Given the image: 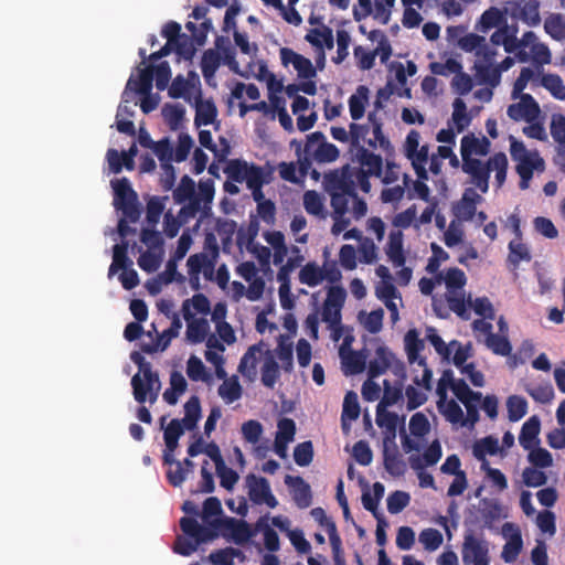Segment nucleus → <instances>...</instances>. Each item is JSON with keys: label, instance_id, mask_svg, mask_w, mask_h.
Instances as JSON below:
<instances>
[{"label": "nucleus", "instance_id": "nucleus-1", "mask_svg": "<svg viewBox=\"0 0 565 565\" xmlns=\"http://www.w3.org/2000/svg\"><path fill=\"white\" fill-rule=\"evenodd\" d=\"M437 408L454 428L472 429L479 420V413L473 404L481 398L462 381L454 377L452 372L445 371L437 384Z\"/></svg>", "mask_w": 565, "mask_h": 565}, {"label": "nucleus", "instance_id": "nucleus-2", "mask_svg": "<svg viewBox=\"0 0 565 565\" xmlns=\"http://www.w3.org/2000/svg\"><path fill=\"white\" fill-rule=\"evenodd\" d=\"M490 141L484 136L466 135L461 139L460 151L462 169L471 175V184L486 193L489 189V174L495 173L498 186H501L507 178L508 158L504 153H495L488 162L482 163L478 157L489 152Z\"/></svg>", "mask_w": 565, "mask_h": 565}, {"label": "nucleus", "instance_id": "nucleus-3", "mask_svg": "<svg viewBox=\"0 0 565 565\" xmlns=\"http://www.w3.org/2000/svg\"><path fill=\"white\" fill-rule=\"evenodd\" d=\"M151 75L147 68H139L131 73L116 115V127L118 131L128 135L135 134L132 120H126L124 118L125 111H128V104H132L134 106L139 104L145 114L158 107L160 97L158 94L151 93Z\"/></svg>", "mask_w": 565, "mask_h": 565}, {"label": "nucleus", "instance_id": "nucleus-4", "mask_svg": "<svg viewBox=\"0 0 565 565\" xmlns=\"http://www.w3.org/2000/svg\"><path fill=\"white\" fill-rule=\"evenodd\" d=\"M425 338L434 347L437 354L443 360L451 362L472 385L477 387L484 385L483 374L476 369L472 362H469L473 352L471 343H461L456 340L445 343L437 330L433 327L426 328Z\"/></svg>", "mask_w": 565, "mask_h": 565}, {"label": "nucleus", "instance_id": "nucleus-5", "mask_svg": "<svg viewBox=\"0 0 565 565\" xmlns=\"http://www.w3.org/2000/svg\"><path fill=\"white\" fill-rule=\"evenodd\" d=\"M238 371L249 381L255 380L260 372L262 382L268 387H273L279 377V365L275 354L264 342L249 347L241 359Z\"/></svg>", "mask_w": 565, "mask_h": 565}, {"label": "nucleus", "instance_id": "nucleus-6", "mask_svg": "<svg viewBox=\"0 0 565 565\" xmlns=\"http://www.w3.org/2000/svg\"><path fill=\"white\" fill-rule=\"evenodd\" d=\"M279 58L281 65L289 73L296 74L299 79L305 81L299 86L288 85L286 93L289 96H294L298 90L308 95H315L317 93V84L312 81L317 76V72L320 71L317 66V61L313 64L310 58L289 47H281L279 50Z\"/></svg>", "mask_w": 565, "mask_h": 565}, {"label": "nucleus", "instance_id": "nucleus-7", "mask_svg": "<svg viewBox=\"0 0 565 565\" xmlns=\"http://www.w3.org/2000/svg\"><path fill=\"white\" fill-rule=\"evenodd\" d=\"M367 353V373L370 377H376L390 371L399 381L406 375L404 362L380 338L371 339L365 344Z\"/></svg>", "mask_w": 565, "mask_h": 565}, {"label": "nucleus", "instance_id": "nucleus-8", "mask_svg": "<svg viewBox=\"0 0 565 565\" xmlns=\"http://www.w3.org/2000/svg\"><path fill=\"white\" fill-rule=\"evenodd\" d=\"M226 65L233 73L238 75L247 74L243 71L244 65L236 60V52L226 38H217L215 47L204 52L201 61L203 76L209 85L215 86L214 75L218 66Z\"/></svg>", "mask_w": 565, "mask_h": 565}, {"label": "nucleus", "instance_id": "nucleus-9", "mask_svg": "<svg viewBox=\"0 0 565 565\" xmlns=\"http://www.w3.org/2000/svg\"><path fill=\"white\" fill-rule=\"evenodd\" d=\"M228 179L234 182L245 183L252 191L254 199L260 198L262 186L269 183L271 171L268 167L256 166L241 159L231 160L225 168Z\"/></svg>", "mask_w": 565, "mask_h": 565}, {"label": "nucleus", "instance_id": "nucleus-10", "mask_svg": "<svg viewBox=\"0 0 565 565\" xmlns=\"http://www.w3.org/2000/svg\"><path fill=\"white\" fill-rule=\"evenodd\" d=\"M382 118L376 111H370L366 124H351L350 137L355 145H366L373 149L382 150L387 157L392 156L394 148L382 130Z\"/></svg>", "mask_w": 565, "mask_h": 565}, {"label": "nucleus", "instance_id": "nucleus-11", "mask_svg": "<svg viewBox=\"0 0 565 565\" xmlns=\"http://www.w3.org/2000/svg\"><path fill=\"white\" fill-rule=\"evenodd\" d=\"M510 154L516 163V172L520 175V188L525 190L530 186V181L535 173H542L545 169V162L540 153L534 149H527L522 141L510 136Z\"/></svg>", "mask_w": 565, "mask_h": 565}, {"label": "nucleus", "instance_id": "nucleus-12", "mask_svg": "<svg viewBox=\"0 0 565 565\" xmlns=\"http://www.w3.org/2000/svg\"><path fill=\"white\" fill-rule=\"evenodd\" d=\"M130 359L139 367V371L131 379L135 399L138 403H153L161 388L158 375L152 372L150 364L145 361L140 353L132 352Z\"/></svg>", "mask_w": 565, "mask_h": 565}, {"label": "nucleus", "instance_id": "nucleus-13", "mask_svg": "<svg viewBox=\"0 0 565 565\" xmlns=\"http://www.w3.org/2000/svg\"><path fill=\"white\" fill-rule=\"evenodd\" d=\"M437 282L445 286L449 307L463 317L466 312V299L463 287L467 282L465 273L456 267L448 268L437 275Z\"/></svg>", "mask_w": 565, "mask_h": 565}, {"label": "nucleus", "instance_id": "nucleus-14", "mask_svg": "<svg viewBox=\"0 0 565 565\" xmlns=\"http://www.w3.org/2000/svg\"><path fill=\"white\" fill-rule=\"evenodd\" d=\"M514 53L516 60L521 63L531 62L535 66H544L552 62L551 50L532 31L525 32L518 40Z\"/></svg>", "mask_w": 565, "mask_h": 565}, {"label": "nucleus", "instance_id": "nucleus-15", "mask_svg": "<svg viewBox=\"0 0 565 565\" xmlns=\"http://www.w3.org/2000/svg\"><path fill=\"white\" fill-rule=\"evenodd\" d=\"M345 290L341 287H331L322 306L321 319L330 330L332 341L338 342L342 332L341 309L345 300Z\"/></svg>", "mask_w": 565, "mask_h": 565}, {"label": "nucleus", "instance_id": "nucleus-16", "mask_svg": "<svg viewBox=\"0 0 565 565\" xmlns=\"http://www.w3.org/2000/svg\"><path fill=\"white\" fill-rule=\"evenodd\" d=\"M180 525L185 536L178 537L174 551L183 556H189L201 543L214 537L209 529L200 525L194 519L182 518Z\"/></svg>", "mask_w": 565, "mask_h": 565}, {"label": "nucleus", "instance_id": "nucleus-17", "mask_svg": "<svg viewBox=\"0 0 565 565\" xmlns=\"http://www.w3.org/2000/svg\"><path fill=\"white\" fill-rule=\"evenodd\" d=\"M403 344L413 372L419 371L420 379H418V381L426 383L428 377H431V371L427 366L426 359L422 355L425 349V342L420 338L418 330L409 329L404 335Z\"/></svg>", "mask_w": 565, "mask_h": 565}, {"label": "nucleus", "instance_id": "nucleus-18", "mask_svg": "<svg viewBox=\"0 0 565 565\" xmlns=\"http://www.w3.org/2000/svg\"><path fill=\"white\" fill-rule=\"evenodd\" d=\"M141 242L147 250L141 253L138 265L148 273L154 271L160 266L164 255L161 235L159 232L143 228Z\"/></svg>", "mask_w": 565, "mask_h": 565}, {"label": "nucleus", "instance_id": "nucleus-19", "mask_svg": "<svg viewBox=\"0 0 565 565\" xmlns=\"http://www.w3.org/2000/svg\"><path fill=\"white\" fill-rule=\"evenodd\" d=\"M127 245L116 244L113 250V263L108 270V277H113L119 270L118 276L122 287L127 290L135 288L139 284L137 271L131 267L132 262L127 257Z\"/></svg>", "mask_w": 565, "mask_h": 565}, {"label": "nucleus", "instance_id": "nucleus-20", "mask_svg": "<svg viewBox=\"0 0 565 565\" xmlns=\"http://www.w3.org/2000/svg\"><path fill=\"white\" fill-rule=\"evenodd\" d=\"M482 196L473 188L465 190L461 199L454 203L452 214L460 222L473 221L476 225H482L488 218L482 211L477 212V205L481 203Z\"/></svg>", "mask_w": 565, "mask_h": 565}, {"label": "nucleus", "instance_id": "nucleus-21", "mask_svg": "<svg viewBox=\"0 0 565 565\" xmlns=\"http://www.w3.org/2000/svg\"><path fill=\"white\" fill-rule=\"evenodd\" d=\"M341 271L332 262H327L322 266L310 262L299 271V281L309 287H316L323 281L335 282L340 280Z\"/></svg>", "mask_w": 565, "mask_h": 565}, {"label": "nucleus", "instance_id": "nucleus-22", "mask_svg": "<svg viewBox=\"0 0 565 565\" xmlns=\"http://www.w3.org/2000/svg\"><path fill=\"white\" fill-rule=\"evenodd\" d=\"M406 158L411 161L417 177L420 179H427L428 163V146L420 145V135L416 130H411L404 141L403 146Z\"/></svg>", "mask_w": 565, "mask_h": 565}, {"label": "nucleus", "instance_id": "nucleus-23", "mask_svg": "<svg viewBox=\"0 0 565 565\" xmlns=\"http://www.w3.org/2000/svg\"><path fill=\"white\" fill-rule=\"evenodd\" d=\"M461 556L462 562L466 565H489V542L481 535H476L473 533L466 534L462 543Z\"/></svg>", "mask_w": 565, "mask_h": 565}, {"label": "nucleus", "instance_id": "nucleus-24", "mask_svg": "<svg viewBox=\"0 0 565 565\" xmlns=\"http://www.w3.org/2000/svg\"><path fill=\"white\" fill-rule=\"evenodd\" d=\"M114 191V205L121 210L124 215L135 222L138 218V212L135 206L136 193L131 189L126 178L115 179L110 182Z\"/></svg>", "mask_w": 565, "mask_h": 565}, {"label": "nucleus", "instance_id": "nucleus-25", "mask_svg": "<svg viewBox=\"0 0 565 565\" xmlns=\"http://www.w3.org/2000/svg\"><path fill=\"white\" fill-rule=\"evenodd\" d=\"M171 98H182L192 104L202 95L200 77L194 72H189L186 76H177L169 87Z\"/></svg>", "mask_w": 565, "mask_h": 565}, {"label": "nucleus", "instance_id": "nucleus-26", "mask_svg": "<svg viewBox=\"0 0 565 565\" xmlns=\"http://www.w3.org/2000/svg\"><path fill=\"white\" fill-rule=\"evenodd\" d=\"M305 40L317 51V66L323 70L326 66V50H331L334 45L332 30L320 24L307 31Z\"/></svg>", "mask_w": 565, "mask_h": 565}, {"label": "nucleus", "instance_id": "nucleus-27", "mask_svg": "<svg viewBox=\"0 0 565 565\" xmlns=\"http://www.w3.org/2000/svg\"><path fill=\"white\" fill-rule=\"evenodd\" d=\"M305 154L318 162H332L339 157V149L326 141L321 132H312L307 137Z\"/></svg>", "mask_w": 565, "mask_h": 565}, {"label": "nucleus", "instance_id": "nucleus-28", "mask_svg": "<svg viewBox=\"0 0 565 565\" xmlns=\"http://www.w3.org/2000/svg\"><path fill=\"white\" fill-rule=\"evenodd\" d=\"M512 99L513 103L507 109V114L512 120L532 122L540 118V105L531 95H519Z\"/></svg>", "mask_w": 565, "mask_h": 565}, {"label": "nucleus", "instance_id": "nucleus-29", "mask_svg": "<svg viewBox=\"0 0 565 565\" xmlns=\"http://www.w3.org/2000/svg\"><path fill=\"white\" fill-rule=\"evenodd\" d=\"M235 271L247 282V299L249 301H258L262 299L266 282L255 264L252 262L241 263Z\"/></svg>", "mask_w": 565, "mask_h": 565}, {"label": "nucleus", "instance_id": "nucleus-30", "mask_svg": "<svg viewBox=\"0 0 565 565\" xmlns=\"http://www.w3.org/2000/svg\"><path fill=\"white\" fill-rule=\"evenodd\" d=\"M243 71H247V74L242 75L243 77H255L260 82L266 83L269 92V103L273 105V99L281 98L278 94L281 93L282 83L280 79L267 68L264 62H248L244 65Z\"/></svg>", "mask_w": 565, "mask_h": 565}, {"label": "nucleus", "instance_id": "nucleus-31", "mask_svg": "<svg viewBox=\"0 0 565 565\" xmlns=\"http://www.w3.org/2000/svg\"><path fill=\"white\" fill-rule=\"evenodd\" d=\"M501 535L505 540L501 557L505 563H513L523 550L520 526L515 523L507 522L501 527Z\"/></svg>", "mask_w": 565, "mask_h": 565}, {"label": "nucleus", "instance_id": "nucleus-32", "mask_svg": "<svg viewBox=\"0 0 565 565\" xmlns=\"http://www.w3.org/2000/svg\"><path fill=\"white\" fill-rule=\"evenodd\" d=\"M375 296L390 311L392 322L396 323L399 320V308L403 307V300L393 281H376Z\"/></svg>", "mask_w": 565, "mask_h": 565}, {"label": "nucleus", "instance_id": "nucleus-33", "mask_svg": "<svg viewBox=\"0 0 565 565\" xmlns=\"http://www.w3.org/2000/svg\"><path fill=\"white\" fill-rule=\"evenodd\" d=\"M411 436L403 434L402 446L405 452L419 450L420 441L419 438H424L430 430V423L426 415L423 413H416L409 420Z\"/></svg>", "mask_w": 565, "mask_h": 565}, {"label": "nucleus", "instance_id": "nucleus-34", "mask_svg": "<svg viewBox=\"0 0 565 565\" xmlns=\"http://www.w3.org/2000/svg\"><path fill=\"white\" fill-rule=\"evenodd\" d=\"M166 55L167 54H164L161 50L159 52L152 53L149 56V63L142 61V63L136 68H147L151 75V81L154 78L156 86L160 90H163L168 86L169 79L171 77L169 64L167 62H158L162 56Z\"/></svg>", "mask_w": 565, "mask_h": 565}, {"label": "nucleus", "instance_id": "nucleus-35", "mask_svg": "<svg viewBox=\"0 0 565 565\" xmlns=\"http://www.w3.org/2000/svg\"><path fill=\"white\" fill-rule=\"evenodd\" d=\"M215 530L227 540L237 544L245 543L250 539L248 525L233 518L218 519Z\"/></svg>", "mask_w": 565, "mask_h": 565}, {"label": "nucleus", "instance_id": "nucleus-36", "mask_svg": "<svg viewBox=\"0 0 565 565\" xmlns=\"http://www.w3.org/2000/svg\"><path fill=\"white\" fill-rule=\"evenodd\" d=\"M181 328V321L177 318L172 322L171 327L164 330L161 334H157L156 339L152 335V331H148L142 340V349L146 352L163 351L171 340L179 334Z\"/></svg>", "mask_w": 565, "mask_h": 565}, {"label": "nucleus", "instance_id": "nucleus-37", "mask_svg": "<svg viewBox=\"0 0 565 565\" xmlns=\"http://www.w3.org/2000/svg\"><path fill=\"white\" fill-rule=\"evenodd\" d=\"M205 360L213 365L215 375L217 379H224L226 375V371L224 369L225 364V347L224 344L215 337L210 335L205 341Z\"/></svg>", "mask_w": 565, "mask_h": 565}, {"label": "nucleus", "instance_id": "nucleus-38", "mask_svg": "<svg viewBox=\"0 0 565 565\" xmlns=\"http://www.w3.org/2000/svg\"><path fill=\"white\" fill-rule=\"evenodd\" d=\"M249 498L256 504H265L268 508H276L278 505L277 499L270 490L268 481L264 478H249L248 479Z\"/></svg>", "mask_w": 565, "mask_h": 565}, {"label": "nucleus", "instance_id": "nucleus-39", "mask_svg": "<svg viewBox=\"0 0 565 565\" xmlns=\"http://www.w3.org/2000/svg\"><path fill=\"white\" fill-rule=\"evenodd\" d=\"M151 149L160 160L161 167L164 171V178L162 180L164 183V188L171 189L174 183L173 168L170 164V162L174 160L173 149L171 148L167 139L153 143V147Z\"/></svg>", "mask_w": 565, "mask_h": 565}, {"label": "nucleus", "instance_id": "nucleus-40", "mask_svg": "<svg viewBox=\"0 0 565 565\" xmlns=\"http://www.w3.org/2000/svg\"><path fill=\"white\" fill-rule=\"evenodd\" d=\"M295 434L296 424L292 419L281 418L278 422L274 449L280 458H286L288 445L294 441Z\"/></svg>", "mask_w": 565, "mask_h": 565}, {"label": "nucleus", "instance_id": "nucleus-41", "mask_svg": "<svg viewBox=\"0 0 565 565\" xmlns=\"http://www.w3.org/2000/svg\"><path fill=\"white\" fill-rule=\"evenodd\" d=\"M210 311L211 303L202 294H196L184 300L182 303V315L184 320L207 319Z\"/></svg>", "mask_w": 565, "mask_h": 565}, {"label": "nucleus", "instance_id": "nucleus-42", "mask_svg": "<svg viewBox=\"0 0 565 565\" xmlns=\"http://www.w3.org/2000/svg\"><path fill=\"white\" fill-rule=\"evenodd\" d=\"M195 109L194 124L198 128L214 125L217 118V108L212 98L202 95L191 104Z\"/></svg>", "mask_w": 565, "mask_h": 565}, {"label": "nucleus", "instance_id": "nucleus-43", "mask_svg": "<svg viewBox=\"0 0 565 565\" xmlns=\"http://www.w3.org/2000/svg\"><path fill=\"white\" fill-rule=\"evenodd\" d=\"M371 90L364 85H360L348 99L350 116L353 120H360L364 117L366 108L370 106Z\"/></svg>", "mask_w": 565, "mask_h": 565}, {"label": "nucleus", "instance_id": "nucleus-44", "mask_svg": "<svg viewBox=\"0 0 565 565\" xmlns=\"http://www.w3.org/2000/svg\"><path fill=\"white\" fill-rule=\"evenodd\" d=\"M164 461L168 465L167 476L173 486H180L192 471L193 463L186 459L183 462L174 459L173 454L164 452Z\"/></svg>", "mask_w": 565, "mask_h": 565}, {"label": "nucleus", "instance_id": "nucleus-45", "mask_svg": "<svg viewBox=\"0 0 565 565\" xmlns=\"http://www.w3.org/2000/svg\"><path fill=\"white\" fill-rule=\"evenodd\" d=\"M472 455L481 463L489 462L488 456H499L502 458V448H500L499 439L494 436L477 439L472 445Z\"/></svg>", "mask_w": 565, "mask_h": 565}, {"label": "nucleus", "instance_id": "nucleus-46", "mask_svg": "<svg viewBox=\"0 0 565 565\" xmlns=\"http://www.w3.org/2000/svg\"><path fill=\"white\" fill-rule=\"evenodd\" d=\"M385 254L393 266L405 264L404 235L399 230L391 231L385 245Z\"/></svg>", "mask_w": 565, "mask_h": 565}, {"label": "nucleus", "instance_id": "nucleus-47", "mask_svg": "<svg viewBox=\"0 0 565 565\" xmlns=\"http://www.w3.org/2000/svg\"><path fill=\"white\" fill-rule=\"evenodd\" d=\"M340 356L341 369L345 375L362 373L367 367V353L360 351H343Z\"/></svg>", "mask_w": 565, "mask_h": 565}, {"label": "nucleus", "instance_id": "nucleus-48", "mask_svg": "<svg viewBox=\"0 0 565 565\" xmlns=\"http://www.w3.org/2000/svg\"><path fill=\"white\" fill-rule=\"evenodd\" d=\"M265 242L270 246L273 263L281 265L285 263L288 247L285 242V236L278 231H267L263 234Z\"/></svg>", "mask_w": 565, "mask_h": 565}, {"label": "nucleus", "instance_id": "nucleus-49", "mask_svg": "<svg viewBox=\"0 0 565 565\" xmlns=\"http://www.w3.org/2000/svg\"><path fill=\"white\" fill-rule=\"evenodd\" d=\"M541 420L537 416H531L523 425L519 435V443L524 450L540 444Z\"/></svg>", "mask_w": 565, "mask_h": 565}, {"label": "nucleus", "instance_id": "nucleus-50", "mask_svg": "<svg viewBox=\"0 0 565 565\" xmlns=\"http://www.w3.org/2000/svg\"><path fill=\"white\" fill-rule=\"evenodd\" d=\"M184 321L186 323L185 339L189 343H202L212 335L209 319H192Z\"/></svg>", "mask_w": 565, "mask_h": 565}, {"label": "nucleus", "instance_id": "nucleus-51", "mask_svg": "<svg viewBox=\"0 0 565 565\" xmlns=\"http://www.w3.org/2000/svg\"><path fill=\"white\" fill-rule=\"evenodd\" d=\"M231 95L228 105L231 109L235 108V104L239 102L257 100L260 96L258 88L253 84L233 83L230 86Z\"/></svg>", "mask_w": 565, "mask_h": 565}, {"label": "nucleus", "instance_id": "nucleus-52", "mask_svg": "<svg viewBox=\"0 0 565 565\" xmlns=\"http://www.w3.org/2000/svg\"><path fill=\"white\" fill-rule=\"evenodd\" d=\"M420 379V372H414L413 381L416 387L409 386L406 388V397L409 408H416L425 403L427 399V392L430 390L431 377H428L426 383L418 381Z\"/></svg>", "mask_w": 565, "mask_h": 565}, {"label": "nucleus", "instance_id": "nucleus-53", "mask_svg": "<svg viewBox=\"0 0 565 565\" xmlns=\"http://www.w3.org/2000/svg\"><path fill=\"white\" fill-rule=\"evenodd\" d=\"M356 160L362 168L361 173L380 177L382 173V158L365 148H360L356 152Z\"/></svg>", "mask_w": 565, "mask_h": 565}, {"label": "nucleus", "instance_id": "nucleus-54", "mask_svg": "<svg viewBox=\"0 0 565 565\" xmlns=\"http://www.w3.org/2000/svg\"><path fill=\"white\" fill-rule=\"evenodd\" d=\"M505 22V11L497 7L486 10L476 23V30L487 33L493 28H499Z\"/></svg>", "mask_w": 565, "mask_h": 565}, {"label": "nucleus", "instance_id": "nucleus-55", "mask_svg": "<svg viewBox=\"0 0 565 565\" xmlns=\"http://www.w3.org/2000/svg\"><path fill=\"white\" fill-rule=\"evenodd\" d=\"M497 55V49L490 46L484 40L481 47L475 54V68L477 73L484 76L494 65Z\"/></svg>", "mask_w": 565, "mask_h": 565}, {"label": "nucleus", "instance_id": "nucleus-56", "mask_svg": "<svg viewBox=\"0 0 565 565\" xmlns=\"http://www.w3.org/2000/svg\"><path fill=\"white\" fill-rule=\"evenodd\" d=\"M222 380L223 382L217 388V394L222 401L225 404H232L238 401L243 394V387L238 381V377L236 375H232L230 377L225 375V377Z\"/></svg>", "mask_w": 565, "mask_h": 565}, {"label": "nucleus", "instance_id": "nucleus-57", "mask_svg": "<svg viewBox=\"0 0 565 565\" xmlns=\"http://www.w3.org/2000/svg\"><path fill=\"white\" fill-rule=\"evenodd\" d=\"M523 390L537 403L546 404L554 398V388L548 382L526 381L523 383Z\"/></svg>", "mask_w": 565, "mask_h": 565}, {"label": "nucleus", "instance_id": "nucleus-58", "mask_svg": "<svg viewBox=\"0 0 565 565\" xmlns=\"http://www.w3.org/2000/svg\"><path fill=\"white\" fill-rule=\"evenodd\" d=\"M177 262L178 260L172 257V259L167 263L164 271L148 282V289L151 294H158L162 286L168 285L180 277L177 271Z\"/></svg>", "mask_w": 565, "mask_h": 565}, {"label": "nucleus", "instance_id": "nucleus-59", "mask_svg": "<svg viewBox=\"0 0 565 565\" xmlns=\"http://www.w3.org/2000/svg\"><path fill=\"white\" fill-rule=\"evenodd\" d=\"M161 114L166 124L173 130L182 128L186 121L185 108L180 104H166Z\"/></svg>", "mask_w": 565, "mask_h": 565}, {"label": "nucleus", "instance_id": "nucleus-60", "mask_svg": "<svg viewBox=\"0 0 565 565\" xmlns=\"http://www.w3.org/2000/svg\"><path fill=\"white\" fill-rule=\"evenodd\" d=\"M286 483L291 487L292 497L297 505L307 508L311 502L310 487L301 478L287 477Z\"/></svg>", "mask_w": 565, "mask_h": 565}, {"label": "nucleus", "instance_id": "nucleus-61", "mask_svg": "<svg viewBox=\"0 0 565 565\" xmlns=\"http://www.w3.org/2000/svg\"><path fill=\"white\" fill-rule=\"evenodd\" d=\"M542 71L535 70L530 66L522 67L520 75L515 79L513 84V89L511 93V97H518L519 95H526L524 89L527 87L530 83H540Z\"/></svg>", "mask_w": 565, "mask_h": 565}, {"label": "nucleus", "instance_id": "nucleus-62", "mask_svg": "<svg viewBox=\"0 0 565 565\" xmlns=\"http://www.w3.org/2000/svg\"><path fill=\"white\" fill-rule=\"evenodd\" d=\"M384 311L375 309L372 311L362 310L358 315L359 323L370 333H379L383 328Z\"/></svg>", "mask_w": 565, "mask_h": 565}, {"label": "nucleus", "instance_id": "nucleus-63", "mask_svg": "<svg viewBox=\"0 0 565 565\" xmlns=\"http://www.w3.org/2000/svg\"><path fill=\"white\" fill-rule=\"evenodd\" d=\"M465 226L462 222L454 218L444 231L443 242L449 248L461 246L465 243Z\"/></svg>", "mask_w": 565, "mask_h": 565}, {"label": "nucleus", "instance_id": "nucleus-64", "mask_svg": "<svg viewBox=\"0 0 565 565\" xmlns=\"http://www.w3.org/2000/svg\"><path fill=\"white\" fill-rule=\"evenodd\" d=\"M540 85L544 87L555 99L565 100V84L557 74L542 72Z\"/></svg>", "mask_w": 565, "mask_h": 565}]
</instances>
